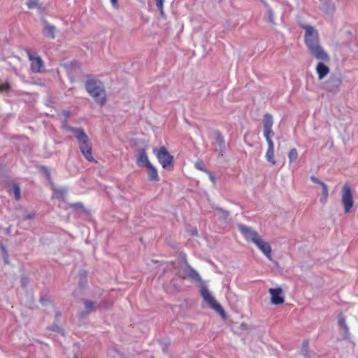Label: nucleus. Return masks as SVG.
Returning a JSON list of instances; mask_svg holds the SVG:
<instances>
[{"mask_svg":"<svg viewBox=\"0 0 358 358\" xmlns=\"http://www.w3.org/2000/svg\"><path fill=\"white\" fill-rule=\"evenodd\" d=\"M298 157V152L296 148H292L289 150L288 153V158L289 160V162L292 163V162L295 161Z\"/></svg>","mask_w":358,"mask_h":358,"instance_id":"c756f323","label":"nucleus"},{"mask_svg":"<svg viewBox=\"0 0 358 358\" xmlns=\"http://www.w3.org/2000/svg\"><path fill=\"white\" fill-rule=\"evenodd\" d=\"M150 163L145 150L144 148L138 149L136 159L137 165L140 167H145Z\"/></svg>","mask_w":358,"mask_h":358,"instance_id":"f3484780","label":"nucleus"},{"mask_svg":"<svg viewBox=\"0 0 358 358\" xmlns=\"http://www.w3.org/2000/svg\"><path fill=\"white\" fill-rule=\"evenodd\" d=\"M206 173L208 174L210 180L213 182H214V183H215V181H216V177H215V176L214 175V173H213V172L210 171L209 170H208V172H206Z\"/></svg>","mask_w":358,"mask_h":358,"instance_id":"79ce46f5","label":"nucleus"},{"mask_svg":"<svg viewBox=\"0 0 358 358\" xmlns=\"http://www.w3.org/2000/svg\"><path fill=\"white\" fill-rule=\"evenodd\" d=\"M195 167L196 169L201 171L203 172H208V170L205 168V166L203 164V162L201 161L196 162L195 163Z\"/></svg>","mask_w":358,"mask_h":358,"instance_id":"f704fd0d","label":"nucleus"},{"mask_svg":"<svg viewBox=\"0 0 358 358\" xmlns=\"http://www.w3.org/2000/svg\"><path fill=\"white\" fill-rule=\"evenodd\" d=\"M214 210H217L219 213V219L220 220H223L224 222H228L230 220L229 219V212L227 210H224L219 206H213Z\"/></svg>","mask_w":358,"mask_h":358,"instance_id":"5701e85b","label":"nucleus"},{"mask_svg":"<svg viewBox=\"0 0 358 358\" xmlns=\"http://www.w3.org/2000/svg\"><path fill=\"white\" fill-rule=\"evenodd\" d=\"M71 207H72L75 209H83L84 208V206H83V203H81V202H77V203H72V204H71Z\"/></svg>","mask_w":358,"mask_h":358,"instance_id":"a19ab883","label":"nucleus"},{"mask_svg":"<svg viewBox=\"0 0 358 358\" xmlns=\"http://www.w3.org/2000/svg\"><path fill=\"white\" fill-rule=\"evenodd\" d=\"M159 343L162 346V351L164 354L167 352L168 347L169 345V341H159Z\"/></svg>","mask_w":358,"mask_h":358,"instance_id":"4c0bfd02","label":"nucleus"},{"mask_svg":"<svg viewBox=\"0 0 358 358\" xmlns=\"http://www.w3.org/2000/svg\"><path fill=\"white\" fill-rule=\"evenodd\" d=\"M27 6L29 9L38 8L42 10L41 6L39 5L38 0H31L27 2Z\"/></svg>","mask_w":358,"mask_h":358,"instance_id":"cd10ccee","label":"nucleus"},{"mask_svg":"<svg viewBox=\"0 0 358 358\" xmlns=\"http://www.w3.org/2000/svg\"><path fill=\"white\" fill-rule=\"evenodd\" d=\"M62 129L63 130L73 133L74 136L83 129L82 127H73L70 126L68 124L67 119H64L62 122Z\"/></svg>","mask_w":358,"mask_h":358,"instance_id":"4be33fe9","label":"nucleus"},{"mask_svg":"<svg viewBox=\"0 0 358 358\" xmlns=\"http://www.w3.org/2000/svg\"><path fill=\"white\" fill-rule=\"evenodd\" d=\"M214 134H215V142L220 148L219 155L220 156H222L223 152L224 151V148H225L224 138L223 136L222 135V134L220 133V131L218 130H215L214 131Z\"/></svg>","mask_w":358,"mask_h":358,"instance_id":"412c9836","label":"nucleus"},{"mask_svg":"<svg viewBox=\"0 0 358 358\" xmlns=\"http://www.w3.org/2000/svg\"><path fill=\"white\" fill-rule=\"evenodd\" d=\"M201 295L203 300L215 311H217L223 319H226L227 315L222 308V306L217 302L213 296L209 292L206 287H202L201 288Z\"/></svg>","mask_w":358,"mask_h":358,"instance_id":"39448f33","label":"nucleus"},{"mask_svg":"<svg viewBox=\"0 0 358 358\" xmlns=\"http://www.w3.org/2000/svg\"><path fill=\"white\" fill-rule=\"evenodd\" d=\"M85 88L87 93L100 106L106 103V92L102 81L94 78H89L85 83Z\"/></svg>","mask_w":358,"mask_h":358,"instance_id":"f03ea898","label":"nucleus"},{"mask_svg":"<svg viewBox=\"0 0 358 358\" xmlns=\"http://www.w3.org/2000/svg\"><path fill=\"white\" fill-rule=\"evenodd\" d=\"M238 228L248 241H251L254 243L260 237L257 231L243 224H239Z\"/></svg>","mask_w":358,"mask_h":358,"instance_id":"9d476101","label":"nucleus"},{"mask_svg":"<svg viewBox=\"0 0 358 358\" xmlns=\"http://www.w3.org/2000/svg\"><path fill=\"white\" fill-rule=\"evenodd\" d=\"M266 142L268 143V148H274V143L271 138H266Z\"/></svg>","mask_w":358,"mask_h":358,"instance_id":"c03bdc74","label":"nucleus"},{"mask_svg":"<svg viewBox=\"0 0 358 358\" xmlns=\"http://www.w3.org/2000/svg\"><path fill=\"white\" fill-rule=\"evenodd\" d=\"M185 271L187 273V275L193 280L196 282H202V279L199 275V273L192 268L187 262V260L185 261Z\"/></svg>","mask_w":358,"mask_h":358,"instance_id":"a211bd4d","label":"nucleus"},{"mask_svg":"<svg viewBox=\"0 0 358 358\" xmlns=\"http://www.w3.org/2000/svg\"><path fill=\"white\" fill-rule=\"evenodd\" d=\"M338 324L339 327L343 329V338L345 340H348L350 338V331L349 327L346 323V319L345 317L343 315L342 313H340L338 316Z\"/></svg>","mask_w":358,"mask_h":358,"instance_id":"dca6fc26","label":"nucleus"},{"mask_svg":"<svg viewBox=\"0 0 358 358\" xmlns=\"http://www.w3.org/2000/svg\"><path fill=\"white\" fill-rule=\"evenodd\" d=\"M341 203L344 208V212L348 213L352 209L354 200L351 187L349 184L345 183L341 191Z\"/></svg>","mask_w":358,"mask_h":358,"instance_id":"423d86ee","label":"nucleus"},{"mask_svg":"<svg viewBox=\"0 0 358 358\" xmlns=\"http://www.w3.org/2000/svg\"><path fill=\"white\" fill-rule=\"evenodd\" d=\"M10 90V85L8 83L0 84V92H8Z\"/></svg>","mask_w":358,"mask_h":358,"instance_id":"58836bf2","label":"nucleus"},{"mask_svg":"<svg viewBox=\"0 0 358 358\" xmlns=\"http://www.w3.org/2000/svg\"><path fill=\"white\" fill-rule=\"evenodd\" d=\"M153 153L155 155L158 162L163 169L168 171H172L173 169V156L170 154L165 146L162 145L159 148H154Z\"/></svg>","mask_w":358,"mask_h":358,"instance_id":"7ed1b4c3","label":"nucleus"},{"mask_svg":"<svg viewBox=\"0 0 358 358\" xmlns=\"http://www.w3.org/2000/svg\"><path fill=\"white\" fill-rule=\"evenodd\" d=\"M36 167L37 170L41 173L48 181H51L50 172L47 166L43 165H37Z\"/></svg>","mask_w":358,"mask_h":358,"instance_id":"393cba45","label":"nucleus"},{"mask_svg":"<svg viewBox=\"0 0 358 358\" xmlns=\"http://www.w3.org/2000/svg\"><path fill=\"white\" fill-rule=\"evenodd\" d=\"M34 217V214L32 213H28L25 215L24 218L26 220H31Z\"/></svg>","mask_w":358,"mask_h":358,"instance_id":"49530a36","label":"nucleus"},{"mask_svg":"<svg viewBox=\"0 0 358 358\" xmlns=\"http://www.w3.org/2000/svg\"><path fill=\"white\" fill-rule=\"evenodd\" d=\"M3 257V263L6 265H8L10 264V261H9V255L8 254L6 255H3L2 256Z\"/></svg>","mask_w":358,"mask_h":358,"instance_id":"a18cd8bd","label":"nucleus"},{"mask_svg":"<svg viewBox=\"0 0 358 358\" xmlns=\"http://www.w3.org/2000/svg\"><path fill=\"white\" fill-rule=\"evenodd\" d=\"M0 249L1 250L2 256L6 255L8 254L6 247L4 246V245L2 243H0Z\"/></svg>","mask_w":358,"mask_h":358,"instance_id":"37998d69","label":"nucleus"},{"mask_svg":"<svg viewBox=\"0 0 358 358\" xmlns=\"http://www.w3.org/2000/svg\"><path fill=\"white\" fill-rule=\"evenodd\" d=\"M145 167L147 169L148 180L149 181H159L158 171L157 169L151 164V162Z\"/></svg>","mask_w":358,"mask_h":358,"instance_id":"6ab92c4d","label":"nucleus"},{"mask_svg":"<svg viewBox=\"0 0 358 358\" xmlns=\"http://www.w3.org/2000/svg\"><path fill=\"white\" fill-rule=\"evenodd\" d=\"M316 72L319 80H322L329 73V68L322 62L317 63L316 66Z\"/></svg>","mask_w":358,"mask_h":358,"instance_id":"aec40b11","label":"nucleus"},{"mask_svg":"<svg viewBox=\"0 0 358 358\" xmlns=\"http://www.w3.org/2000/svg\"><path fill=\"white\" fill-rule=\"evenodd\" d=\"M9 231H10V229H9V228H8V229H7V232H9Z\"/></svg>","mask_w":358,"mask_h":358,"instance_id":"603ef678","label":"nucleus"},{"mask_svg":"<svg viewBox=\"0 0 358 358\" xmlns=\"http://www.w3.org/2000/svg\"><path fill=\"white\" fill-rule=\"evenodd\" d=\"M87 273L86 271H85L83 269L79 271V273H78V276H79L78 284H79V286L81 288H84L87 285Z\"/></svg>","mask_w":358,"mask_h":358,"instance_id":"b1692460","label":"nucleus"},{"mask_svg":"<svg viewBox=\"0 0 358 358\" xmlns=\"http://www.w3.org/2000/svg\"><path fill=\"white\" fill-rule=\"evenodd\" d=\"M64 66L67 71L71 82L73 83L74 81V79L71 76L76 73L77 69H80V62L76 60H73L69 63L64 64Z\"/></svg>","mask_w":358,"mask_h":358,"instance_id":"2eb2a0df","label":"nucleus"},{"mask_svg":"<svg viewBox=\"0 0 358 358\" xmlns=\"http://www.w3.org/2000/svg\"><path fill=\"white\" fill-rule=\"evenodd\" d=\"M21 286L26 287L29 282V278L27 275H22L20 278Z\"/></svg>","mask_w":358,"mask_h":358,"instance_id":"c9c22d12","label":"nucleus"},{"mask_svg":"<svg viewBox=\"0 0 358 358\" xmlns=\"http://www.w3.org/2000/svg\"><path fill=\"white\" fill-rule=\"evenodd\" d=\"M266 160L271 164H276V161L274 159V148H268L266 152Z\"/></svg>","mask_w":358,"mask_h":358,"instance_id":"a878e982","label":"nucleus"},{"mask_svg":"<svg viewBox=\"0 0 358 358\" xmlns=\"http://www.w3.org/2000/svg\"><path fill=\"white\" fill-rule=\"evenodd\" d=\"M75 138L78 142L80 150L85 158L89 162H94V159L92 157V145L85 130L83 129L80 131L75 136Z\"/></svg>","mask_w":358,"mask_h":358,"instance_id":"20e7f679","label":"nucleus"},{"mask_svg":"<svg viewBox=\"0 0 358 358\" xmlns=\"http://www.w3.org/2000/svg\"><path fill=\"white\" fill-rule=\"evenodd\" d=\"M254 243L269 260H272L271 247L268 243L259 237Z\"/></svg>","mask_w":358,"mask_h":358,"instance_id":"f8f14e48","label":"nucleus"},{"mask_svg":"<svg viewBox=\"0 0 358 358\" xmlns=\"http://www.w3.org/2000/svg\"><path fill=\"white\" fill-rule=\"evenodd\" d=\"M41 22L43 24V29L42 31L43 35L45 37L54 39L55 38L56 27L54 25L50 24L44 17L41 18Z\"/></svg>","mask_w":358,"mask_h":358,"instance_id":"ddd939ff","label":"nucleus"},{"mask_svg":"<svg viewBox=\"0 0 358 358\" xmlns=\"http://www.w3.org/2000/svg\"><path fill=\"white\" fill-rule=\"evenodd\" d=\"M268 292L271 294V303L273 305H281L285 302V297L281 287L269 288Z\"/></svg>","mask_w":358,"mask_h":358,"instance_id":"9b49d317","label":"nucleus"},{"mask_svg":"<svg viewBox=\"0 0 358 358\" xmlns=\"http://www.w3.org/2000/svg\"><path fill=\"white\" fill-rule=\"evenodd\" d=\"M151 358H155L154 357H152Z\"/></svg>","mask_w":358,"mask_h":358,"instance_id":"5fc2aeb1","label":"nucleus"},{"mask_svg":"<svg viewBox=\"0 0 358 358\" xmlns=\"http://www.w3.org/2000/svg\"><path fill=\"white\" fill-rule=\"evenodd\" d=\"M301 354L303 355L305 358H310V356L308 353V341H304L303 342V346L301 348Z\"/></svg>","mask_w":358,"mask_h":358,"instance_id":"c85d7f7f","label":"nucleus"},{"mask_svg":"<svg viewBox=\"0 0 358 358\" xmlns=\"http://www.w3.org/2000/svg\"><path fill=\"white\" fill-rule=\"evenodd\" d=\"M110 1H111V3H112L113 7H115V8H117L118 7L117 0H110Z\"/></svg>","mask_w":358,"mask_h":358,"instance_id":"09e8293b","label":"nucleus"},{"mask_svg":"<svg viewBox=\"0 0 358 358\" xmlns=\"http://www.w3.org/2000/svg\"><path fill=\"white\" fill-rule=\"evenodd\" d=\"M191 233H192V236H197L198 235V231L196 230V228L193 229L192 231H191Z\"/></svg>","mask_w":358,"mask_h":358,"instance_id":"8fccbe9b","label":"nucleus"},{"mask_svg":"<svg viewBox=\"0 0 358 358\" xmlns=\"http://www.w3.org/2000/svg\"><path fill=\"white\" fill-rule=\"evenodd\" d=\"M48 301V299H45V297L42 296L41 297L40 299V302L43 304V305H45L46 303Z\"/></svg>","mask_w":358,"mask_h":358,"instance_id":"de8ad7c7","label":"nucleus"},{"mask_svg":"<svg viewBox=\"0 0 358 358\" xmlns=\"http://www.w3.org/2000/svg\"><path fill=\"white\" fill-rule=\"evenodd\" d=\"M180 278H183V279H184V278H185V276H180Z\"/></svg>","mask_w":358,"mask_h":358,"instance_id":"864d4df0","label":"nucleus"},{"mask_svg":"<svg viewBox=\"0 0 358 358\" xmlns=\"http://www.w3.org/2000/svg\"><path fill=\"white\" fill-rule=\"evenodd\" d=\"M320 9L327 15H332L336 10V6L331 0H320Z\"/></svg>","mask_w":358,"mask_h":358,"instance_id":"4468645a","label":"nucleus"},{"mask_svg":"<svg viewBox=\"0 0 358 358\" xmlns=\"http://www.w3.org/2000/svg\"><path fill=\"white\" fill-rule=\"evenodd\" d=\"M64 113H65V116H66L65 119L68 120V117H69V114H70L69 111H65Z\"/></svg>","mask_w":358,"mask_h":358,"instance_id":"3c124183","label":"nucleus"},{"mask_svg":"<svg viewBox=\"0 0 358 358\" xmlns=\"http://www.w3.org/2000/svg\"><path fill=\"white\" fill-rule=\"evenodd\" d=\"M50 330L64 334V329L55 324L50 327Z\"/></svg>","mask_w":358,"mask_h":358,"instance_id":"e433bc0d","label":"nucleus"},{"mask_svg":"<svg viewBox=\"0 0 358 358\" xmlns=\"http://www.w3.org/2000/svg\"><path fill=\"white\" fill-rule=\"evenodd\" d=\"M310 180L314 182V183H316V184H319L320 185H322V183H324V182H322V180H320L319 178H317V177H315V176H311L310 177Z\"/></svg>","mask_w":358,"mask_h":358,"instance_id":"ea45409f","label":"nucleus"},{"mask_svg":"<svg viewBox=\"0 0 358 358\" xmlns=\"http://www.w3.org/2000/svg\"><path fill=\"white\" fill-rule=\"evenodd\" d=\"M27 55L29 59L31 61V69L34 73H39L41 68L43 66V62L42 59L34 53H32L30 49L26 50Z\"/></svg>","mask_w":358,"mask_h":358,"instance_id":"1a4fd4ad","label":"nucleus"},{"mask_svg":"<svg viewBox=\"0 0 358 358\" xmlns=\"http://www.w3.org/2000/svg\"><path fill=\"white\" fill-rule=\"evenodd\" d=\"M85 308L88 310V313L95 310L94 303L90 300L84 301Z\"/></svg>","mask_w":358,"mask_h":358,"instance_id":"473e14b6","label":"nucleus"},{"mask_svg":"<svg viewBox=\"0 0 358 358\" xmlns=\"http://www.w3.org/2000/svg\"><path fill=\"white\" fill-rule=\"evenodd\" d=\"M264 127V136L265 138H271L274 136V132L272 129L273 124V116L270 113L264 114L262 120Z\"/></svg>","mask_w":358,"mask_h":358,"instance_id":"6e6552de","label":"nucleus"},{"mask_svg":"<svg viewBox=\"0 0 358 358\" xmlns=\"http://www.w3.org/2000/svg\"><path fill=\"white\" fill-rule=\"evenodd\" d=\"M13 192L15 195V199L18 201L20 199V187L19 185L15 184L13 187Z\"/></svg>","mask_w":358,"mask_h":358,"instance_id":"2f4dec72","label":"nucleus"},{"mask_svg":"<svg viewBox=\"0 0 358 358\" xmlns=\"http://www.w3.org/2000/svg\"><path fill=\"white\" fill-rule=\"evenodd\" d=\"M156 1V6L157 9L159 10L162 16H164V13L163 10V3L164 0H155Z\"/></svg>","mask_w":358,"mask_h":358,"instance_id":"72a5a7b5","label":"nucleus"},{"mask_svg":"<svg viewBox=\"0 0 358 358\" xmlns=\"http://www.w3.org/2000/svg\"><path fill=\"white\" fill-rule=\"evenodd\" d=\"M343 83V77L340 73H332L324 84V88L329 92H336Z\"/></svg>","mask_w":358,"mask_h":358,"instance_id":"0eeeda50","label":"nucleus"},{"mask_svg":"<svg viewBox=\"0 0 358 358\" xmlns=\"http://www.w3.org/2000/svg\"><path fill=\"white\" fill-rule=\"evenodd\" d=\"M267 21L271 23L272 24H275L274 13L271 8H268L267 10Z\"/></svg>","mask_w":358,"mask_h":358,"instance_id":"7c9ffc66","label":"nucleus"},{"mask_svg":"<svg viewBox=\"0 0 358 358\" xmlns=\"http://www.w3.org/2000/svg\"><path fill=\"white\" fill-rule=\"evenodd\" d=\"M300 27L305 30V44L311 55L320 61L329 62V56L320 44L319 35L316 29L310 24H300Z\"/></svg>","mask_w":358,"mask_h":358,"instance_id":"f257e3e1","label":"nucleus"},{"mask_svg":"<svg viewBox=\"0 0 358 358\" xmlns=\"http://www.w3.org/2000/svg\"><path fill=\"white\" fill-rule=\"evenodd\" d=\"M321 187H322V193L320 201L322 204H325L329 196L328 187L325 183H322V185Z\"/></svg>","mask_w":358,"mask_h":358,"instance_id":"bb28decb","label":"nucleus"},{"mask_svg":"<svg viewBox=\"0 0 358 358\" xmlns=\"http://www.w3.org/2000/svg\"><path fill=\"white\" fill-rule=\"evenodd\" d=\"M45 358H49V357H45Z\"/></svg>","mask_w":358,"mask_h":358,"instance_id":"6e6d98bb","label":"nucleus"}]
</instances>
